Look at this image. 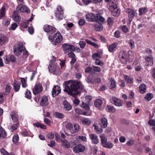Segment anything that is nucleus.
Wrapping results in <instances>:
<instances>
[{
  "label": "nucleus",
  "mask_w": 155,
  "mask_h": 155,
  "mask_svg": "<svg viewBox=\"0 0 155 155\" xmlns=\"http://www.w3.org/2000/svg\"><path fill=\"white\" fill-rule=\"evenodd\" d=\"M65 83L64 91L73 96H75L78 94V90L84 89V86L80 81H68L65 82Z\"/></svg>",
  "instance_id": "1"
},
{
  "label": "nucleus",
  "mask_w": 155,
  "mask_h": 155,
  "mask_svg": "<svg viewBox=\"0 0 155 155\" xmlns=\"http://www.w3.org/2000/svg\"><path fill=\"white\" fill-rule=\"evenodd\" d=\"M132 54V52L130 51L127 52L122 50L120 51L118 57L122 63L125 64L127 61L131 62L132 61L134 57Z\"/></svg>",
  "instance_id": "2"
},
{
  "label": "nucleus",
  "mask_w": 155,
  "mask_h": 155,
  "mask_svg": "<svg viewBox=\"0 0 155 155\" xmlns=\"http://www.w3.org/2000/svg\"><path fill=\"white\" fill-rule=\"evenodd\" d=\"M23 45L21 43L14 47V52L15 55L18 56L20 55L23 51Z\"/></svg>",
  "instance_id": "3"
},
{
  "label": "nucleus",
  "mask_w": 155,
  "mask_h": 155,
  "mask_svg": "<svg viewBox=\"0 0 155 155\" xmlns=\"http://www.w3.org/2000/svg\"><path fill=\"white\" fill-rule=\"evenodd\" d=\"M63 9L61 6H58L57 8V11L55 12L56 17L57 20H61L63 19Z\"/></svg>",
  "instance_id": "4"
},
{
  "label": "nucleus",
  "mask_w": 155,
  "mask_h": 155,
  "mask_svg": "<svg viewBox=\"0 0 155 155\" xmlns=\"http://www.w3.org/2000/svg\"><path fill=\"white\" fill-rule=\"evenodd\" d=\"M43 28L45 32L49 34H53L56 31V29L55 27L48 25H45Z\"/></svg>",
  "instance_id": "5"
},
{
  "label": "nucleus",
  "mask_w": 155,
  "mask_h": 155,
  "mask_svg": "<svg viewBox=\"0 0 155 155\" xmlns=\"http://www.w3.org/2000/svg\"><path fill=\"white\" fill-rule=\"evenodd\" d=\"M49 71L51 72L54 73V74H54L57 72L60 71V68L56 64H50L48 67Z\"/></svg>",
  "instance_id": "6"
},
{
  "label": "nucleus",
  "mask_w": 155,
  "mask_h": 155,
  "mask_svg": "<svg viewBox=\"0 0 155 155\" xmlns=\"http://www.w3.org/2000/svg\"><path fill=\"white\" fill-rule=\"evenodd\" d=\"M110 101L112 104L117 106H122L123 103L122 100L116 97H113Z\"/></svg>",
  "instance_id": "7"
},
{
  "label": "nucleus",
  "mask_w": 155,
  "mask_h": 155,
  "mask_svg": "<svg viewBox=\"0 0 155 155\" xmlns=\"http://www.w3.org/2000/svg\"><path fill=\"white\" fill-rule=\"evenodd\" d=\"M85 147L81 144H78L74 147L73 149V152L76 153L83 152L84 151Z\"/></svg>",
  "instance_id": "8"
},
{
  "label": "nucleus",
  "mask_w": 155,
  "mask_h": 155,
  "mask_svg": "<svg viewBox=\"0 0 155 155\" xmlns=\"http://www.w3.org/2000/svg\"><path fill=\"white\" fill-rule=\"evenodd\" d=\"M62 48L65 53L69 51H73L75 50V47L72 45L68 43H65L62 45Z\"/></svg>",
  "instance_id": "9"
},
{
  "label": "nucleus",
  "mask_w": 155,
  "mask_h": 155,
  "mask_svg": "<svg viewBox=\"0 0 155 155\" xmlns=\"http://www.w3.org/2000/svg\"><path fill=\"white\" fill-rule=\"evenodd\" d=\"M17 11L18 12H25L27 13L30 12L29 8L26 5L22 6V4L18 5L16 8Z\"/></svg>",
  "instance_id": "10"
},
{
  "label": "nucleus",
  "mask_w": 155,
  "mask_h": 155,
  "mask_svg": "<svg viewBox=\"0 0 155 155\" xmlns=\"http://www.w3.org/2000/svg\"><path fill=\"white\" fill-rule=\"evenodd\" d=\"M87 19L88 21H95L97 19V14L92 13L87 14L86 15Z\"/></svg>",
  "instance_id": "11"
},
{
  "label": "nucleus",
  "mask_w": 155,
  "mask_h": 155,
  "mask_svg": "<svg viewBox=\"0 0 155 155\" xmlns=\"http://www.w3.org/2000/svg\"><path fill=\"white\" fill-rule=\"evenodd\" d=\"M53 39L54 41V44L57 45V43H59L62 40V36L60 33L57 32L54 35Z\"/></svg>",
  "instance_id": "12"
},
{
  "label": "nucleus",
  "mask_w": 155,
  "mask_h": 155,
  "mask_svg": "<svg viewBox=\"0 0 155 155\" xmlns=\"http://www.w3.org/2000/svg\"><path fill=\"white\" fill-rule=\"evenodd\" d=\"M43 90L42 85L40 84H36L33 89V93L36 95L41 92Z\"/></svg>",
  "instance_id": "13"
},
{
  "label": "nucleus",
  "mask_w": 155,
  "mask_h": 155,
  "mask_svg": "<svg viewBox=\"0 0 155 155\" xmlns=\"http://www.w3.org/2000/svg\"><path fill=\"white\" fill-rule=\"evenodd\" d=\"M126 12L128 14V17L129 18V21L130 22L132 21L133 18L134 16L135 12L134 10L130 8H127L126 10Z\"/></svg>",
  "instance_id": "14"
},
{
  "label": "nucleus",
  "mask_w": 155,
  "mask_h": 155,
  "mask_svg": "<svg viewBox=\"0 0 155 155\" xmlns=\"http://www.w3.org/2000/svg\"><path fill=\"white\" fill-rule=\"evenodd\" d=\"M61 92L60 87L58 86H56L53 88L52 91V95L53 97H55L58 95Z\"/></svg>",
  "instance_id": "15"
},
{
  "label": "nucleus",
  "mask_w": 155,
  "mask_h": 155,
  "mask_svg": "<svg viewBox=\"0 0 155 155\" xmlns=\"http://www.w3.org/2000/svg\"><path fill=\"white\" fill-rule=\"evenodd\" d=\"M89 137L92 142L95 144H97L99 142V140L97 135L95 134H91Z\"/></svg>",
  "instance_id": "16"
},
{
  "label": "nucleus",
  "mask_w": 155,
  "mask_h": 155,
  "mask_svg": "<svg viewBox=\"0 0 155 155\" xmlns=\"http://www.w3.org/2000/svg\"><path fill=\"white\" fill-rule=\"evenodd\" d=\"M109 81L108 85L110 89H112L115 88L116 87V82L112 78L109 79Z\"/></svg>",
  "instance_id": "17"
},
{
  "label": "nucleus",
  "mask_w": 155,
  "mask_h": 155,
  "mask_svg": "<svg viewBox=\"0 0 155 155\" xmlns=\"http://www.w3.org/2000/svg\"><path fill=\"white\" fill-rule=\"evenodd\" d=\"M145 59L147 61L146 64L147 66H152L153 64V58L152 55L145 57Z\"/></svg>",
  "instance_id": "18"
},
{
  "label": "nucleus",
  "mask_w": 155,
  "mask_h": 155,
  "mask_svg": "<svg viewBox=\"0 0 155 155\" xmlns=\"http://www.w3.org/2000/svg\"><path fill=\"white\" fill-rule=\"evenodd\" d=\"M48 104V101L47 96H43L41 97L40 104L42 106H45Z\"/></svg>",
  "instance_id": "19"
},
{
  "label": "nucleus",
  "mask_w": 155,
  "mask_h": 155,
  "mask_svg": "<svg viewBox=\"0 0 155 155\" xmlns=\"http://www.w3.org/2000/svg\"><path fill=\"white\" fill-rule=\"evenodd\" d=\"M99 123L101 127L104 128L107 127L108 124L107 120L105 118H102L100 120Z\"/></svg>",
  "instance_id": "20"
},
{
  "label": "nucleus",
  "mask_w": 155,
  "mask_h": 155,
  "mask_svg": "<svg viewBox=\"0 0 155 155\" xmlns=\"http://www.w3.org/2000/svg\"><path fill=\"white\" fill-rule=\"evenodd\" d=\"M114 9L111 10V13L112 15L114 16H118L120 14V11L117 8V6L116 5L114 6Z\"/></svg>",
  "instance_id": "21"
},
{
  "label": "nucleus",
  "mask_w": 155,
  "mask_h": 155,
  "mask_svg": "<svg viewBox=\"0 0 155 155\" xmlns=\"http://www.w3.org/2000/svg\"><path fill=\"white\" fill-rule=\"evenodd\" d=\"M80 130V126L77 124H75L73 125V127L71 131V134H74L79 131Z\"/></svg>",
  "instance_id": "22"
},
{
  "label": "nucleus",
  "mask_w": 155,
  "mask_h": 155,
  "mask_svg": "<svg viewBox=\"0 0 155 155\" xmlns=\"http://www.w3.org/2000/svg\"><path fill=\"white\" fill-rule=\"evenodd\" d=\"M117 45L118 43H117L115 42L109 45L108 47L109 51L110 52H113Z\"/></svg>",
  "instance_id": "23"
},
{
  "label": "nucleus",
  "mask_w": 155,
  "mask_h": 155,
  "mask_svg": "<svg viewBox=\"0 0 155 155\" xmlns=\"http://www.w3.org/2000/svg\"><path fill=\"white\" fill-rule=\"evenodd\" d=\"M146 91V85L144 84H141L139 87V91L141 94H143Z\"/></svg>",
  "instance_id": "24"
},
{
  "label": "nucleus",
  "mask_w": 155,
  "mask_h": 155,
  "mask_svg": "<svg viewBox=\"0 0 155 155\" xmlns=\"http://www.w3.org/2000/svg\"><path fill=\"white\" fill-rule=\"evenodd\" d=\"M11 117L13 122H16L18 119V116L16 113L15 112H12L10 114Z\"/></svg>",
  "instance_id": "25"
},
{
  "label": "nucleus",
  "mask_w": 155,
  "mask_h": 155,
  "mask_svg": "<svg viewBox=\"0 0 155 155\" xmlns=\"http://www.w3.org/2000/svg\"><path fill=\"white\" fill-rule=\"evenodd\" d=\"M61 142L62 145L65 147L67 148H69L70 147L71 143L67 140H61Z\"/></svg>",
  "instance_id": "26"
},
{
  "label": "nucleus",
  "mask_w": 155,
  "mask_h": 155,
  "mask_svg": "<svg viewBox=\"0 0 155 155\" xmlns=\"http://www.w3.org/2000/svg\"><path fill=\"white\" fill-rule=\"evenodd\" d=\"M81 121L82 123L86 125H89L91 123V120L88 118H83L81 120Z\"/></svg>",
  "instance_id": "27"
},
{
  "label": "nucleus",
  "mask_w": 155,
  "mask_h": 155,
  "mask_svg": "<svg viewBox=\"0 0 155 155\" xmlns=\"http://www.w3.org/2000/svg\"><path fill=\"white\" fill-rule=\"evenodd\" d=\"M63 104L66 110H71V106L65 100L63 101Z\"/></svg>",
  "instance_id": "28"
},
{
  "label": "nucleus",
  "mask_w": 155,
  "mask_h": 155,
  "mask_svg": "<svg viewBox=\"0 0 155 155\" xmlns=\"http://www.w3.org/2000/svg\"><path fill=\"white\" fill-rule=\"evenodd\" d=\"M148 11V9L145 7H143L139 8V15H142L145 14Z\"/></svg>",
  "instance_id": "29"
},
{
  "label": "nucleus",
  "mask_w": 155,
  "mask_h": 155,
  "mask_svg": "<svg viewBox=\"0 0 155 155\" xmlns=\"http://www.w3.org/2000/svg\"><path fill=\"white\" fill-rule=\"evenodd\" d=\"M6 136V132L5 130L1 126L0 127V138L3 139Z\"/></svg>",
  "instance_id": "30"
},
{
  "label": "nucleus",
  "mask_w": 155,
  "mask_h": 155,
  "mask_svg": "<svg viewBox=\"0 0 155 155\" xmlns=\"http://www.w3.org/2000/svg\"><path fill=\"white\" fill-rule=\"evenodd\" d=\"M124 78L127 83L131 84L133 83V79L132 78L126 75H124Z\"/></svg>",
  "instance_id": "31"
},
{
  "label": "nucleus",
  "mask_w": 155,
  "mask_h": 155,
  "mask_svg": "<svg viewBox=\"0 0 155 155\" xmlns=\"http://www.w3.org/2000/svg\"><path fill=\"white\" fill-rule=\"evenodd\" d=\"M100 137L101 139V144L103 146L106 143L107 139L105 135L103 134H101L100 135Z\"/></svg>",
  "instance_id": "32"
},
{
  "label": "nucleus",
  "mask_w": 155,
  "mask_h": 155,
  "mask_svg": "<svg viewBox=\"0 0 155 155\" xmlns=\"http://www.w3.org/2000/svg\"><path fill=\"white\" fill-rule=\"evenodd\" d=\"M94 27L95 30L98 31H101L103 28L102 25L101 23H98L94 25Z\"/></svg>",
  "instance_id": "33"
},
{
  "label": "nucleus",
  "mask_w": 155,
  "mask_h": 155,
  "mask_svg": "<svg viewBox=\"0 0 155 155\" xmlns=\"http://www.w3.org/2000/svg\"><path fill=\"white\" fill-rule=\"evenodd\" d=\"M6 39L7 38L4 35H0V45H2L5 43Z\"/></svg>",
  "instance_id": "34"
},
{
  "label": "nucleus",
  "mask_w": 155,
  "mask_h": 155,
  "mask_svg": "<svg viewBox=\"0 0 155 155\" xmlns=\"http://www.w3.org/2000/svg\"><path fill=\"white\" fill-rule=\"evenodd\" d=\"M66 128L71 133V131L72 130L73 125V124L70 123H68L65 125Z\"/></svg>",
  "instance_id": "35"
},
{
  "label": "nucleus",
  "mask_w": 155,
  "mask_h": 155,
  "mask_svg": "<svg viewBox=\"0 0 155 155\" xmlns=\"http://www.w3.org/2000/svg\"><path fill=\"white\" fill-rule=\"evenodd\" d=\"M92 58L93 59L98 61V59L100 58V53L99 52L94 53L92 55Z\"/></svg>",
  "instance_id": "36"
},
{
  "label": "nucleus",
  "mask_w": 155,
  "mask_h": 155,
  "mask_svg": "<svg viewBox=\"0 0 155 155\" xmlns=\"http://www.w3.org/2000/svg\"><path fill=\"white\" fill-rule=\"evenodd\" d=\"M102 104V101L100 99L96 100L94 102V105L96 107H99Z\"/></svg>",
  "instance_id": "37"
},
{
  "label": "nucleus",
  "mask_w": 155,
  "mask_h": 155,
  "mask_svg": "<svg viewBox=\"0 0 155 155\" xmlns=\"http://www.w3.org/2000/svg\"><path fill=\"white\" fill-rule=\"evenodd\" d=\"M85 41L87 44L91 45L93 46L94 47H95L96 48H97L99 47L98 45L97 44H95L94 42L91 41L90 40L86 39L85 40Z\"/></svg>",
  "instance_id": "38"
},
{
  "label": "nucleus",
  "mask_w": 155,
  "mask_h": 155,
  "mask_svg": "<svg viewBox=\"0 0 155 155\" xmlns=\"http://www.w3.org/2000/svg\"><path fill=\"white\" fill-rule=\"evenodd\" d=\"M78 141L80 142H86L87 140V138L85 136H79L77 138Z\"/></svg>",
  "instance_id": "39"
},
{
  "label": "nucleus",
  "mask_w": 155,
  "mask_h": 155,
  "mask_svg": "<svg viewBox=\"0 0 155 155\" xmlns=\"http://www.w3.org/2000/svg\"><path fill=\"white\" fill-rule=\"evenodd\" d=\"M13 18L15 21H17L19 20V16L16 13V12L15 11H14L13 13Z\"/></svg>",
  "instance_id": "40"
},
{
  "label": "nucleus",
  "mask_w": 155,
  "mask_h": 155,
  "mask_svg": "<svg viewBox=\"0 0 155 155\" xmlns=\"http://www.w3.org/2000/svg\"><path fill=\"white\" fill-rule=\"evenodd\" d=\"M20 86V84L16 82H14V88L15 91L16 92L18 91L19 90Z\"/></svg>",
  "instance_id": "41"
},
{
  "label": "nucleus",
  "mask_w": 155,
  "mask_h": 155,
  "mask_svg": "<svg viewBox=\"0 0 155 155\" xmlns=\"http://www.w3.org/2000/svg\"><path fill=\"white\" fill-rule=\"evenodd\" d=\"M5 8L3 6L0 10V19L4 17L5 15Z\"/></svg>",
  "instance_id": "42"
},
{
  "label": "nucleus",
  "mask_w": 155,
  "mask_h": 155,
  "mask_svg": "<svg viewBox=\"0 0 155 155\" xmlns=\"http://www.w3.org/2000/svg\"><path fill=\"white\" fill-rule=\"evenodd\" d=\"M97 19L96 21L98 22V23H103L105 21V19L102 16H101L97 14Z\"/></svg>",
  "instance_id": "43"
},
{
  "label": "nucleus",
  "mask_w": 155,
  "mask_h": 155,
  "mask_svg": "<svg viewBox=\"0 0 155 155\" xmlns=\"http://www.w3.org/2000/svg\"><path fill=\"white\" fill-rule=\"evenodd\" d=\"M113 144L110 142H107L106 143H105L102 146L104 147L110 149L113 147Z\"/></svg>",
  "instance_id": "44"
},
{
  "label": "nucleus",
  "mask_w": 155,
  "mask_h": 155,
  "mask_svg": "<svg viewBox=\"0 0 155 155\" xmlns=\"http://www.w3.org/2000/svg\"><path fill=\"white\" fill-rule=\"evenodd\" d=\"M107 24L110 25H112L113 23L114 18L112 17H109L107 19Z\"/></svg>",
  "instance_id": "45"
},
{
  "label": "nucleus",
  "mask_w": 155,
  "mask_h": 155,
  "mask_svg": "<svg viewBox=\"0 0 155 155\" xmlns=\"http://www.w3.org/2000/svg\"><path fill=\"white\" fill-rule=\"evenodd\" d=\"M19 140V137L18 134H15L14 135L13 137L12 140L13 142L15 143H16Z\"/></svg>",
  "instance_id": "46"
},
{
  "label": "nucleus",
  "mask_w": 155,
  "mask_h": 155,
  "mask_svg": "<svg viewBox=\"0 0 155 155\" xmlns=\"http://www.w3.org/2000/svg\"><path fill=\"white\" fill-rule=\"evenodd\" d=\"M54 115L55 117L60 118H63L64 117V115L58 112L55 113L54 114Z\"/></svg>",
  "instance_id": "47"
},
{
  "label": "nucleus",
  "mask_w": 155,
  "mask_h": 155,
  "mask_svg": "<svg viewBox=\"0 0 155 155\" xmlns=\"http://www.w3.org/2000/svg\"><path fill=\"white\" fill-rule=\"evenodd\" d=\"M25 97L28 99H31V93L30 91L27 89L26 90L25 94Z\"/></svg>",
  "instance_id": "48"
},
{
  "label": "nucleus",
  "mask_w": 155,
  "mask_h": 155,
  "mask_svg": "<svg viewBox=\"0 0 155 155\" xmlns=\"http://www.w3.org/2000/svg\"><path fill=\"white\" fill-rule=\"evenodd\" d=\"M153 97V95L150 93L147 94L145 97V98L148 101H150L152 98Z\"/></svg>",
  "instance_id": "49"
},
{
  "label": "nucleus",
  "mask_w": 155,
  "mask_h": 155,
  "mask_svg": "<svg viewBox=\"0 0 155 155\" xmlns=\"http://www.w3.org/2000/svg\"><path fill=\"white\" fill-rule=\"evenodd\" d=\"M21 81L22 83V86L23 87L25 88L27 85L25 82V80L24 78H21Z\"/></svg>",
  "instance_id": "50"
},
{
  "label": "nucleus",
  "mask_w": 155,
  "mask_h": 155,
  "mask_svg": "<svg viewBox=\"0 0 155 155\" xmlns=\"http://www.w3.org/2000/svg\"><path fill=\"white\" fill-rule=\"evenodd\" d=\"M93 70L95 72L99 73L101 71V68L98 66H92Z\"/></svg>",
  "instance_id": "51"
},
{
  "label": "nucleus",
  "mask_w": 155,
  "mask_h": 155,
  "mask_svg": "<svg viewBox=\"0 0 155 155\" xmlns=\"http://www.w3.org/2000/svg\"><path fill=\"white\" fill-rule=\"evenodd\" d=\"M11 87L9 85H7L5 88V94L6 95L8 94L10 91Z\"/></svg>",
  "instance_id": "52"
},
{
  "label": "nucleus",
  "mask_w": 155,
  "mask_h": 155,
  "mask_svg": "<svg viewBox=\"0 0 155 155\" xmlns=\"http://www.w3.org/2000/svg\"><path fill=\"white\" fill-rule=\"evenodd\" d=\"M120 27L124 33H126L128 32V28L126 25H121Z\"/></svg>",
  "instance_id": "53"
},
{
  "label": "nucleus",
  "mask_w": 155,
  "mask_h": 155,
  "mask_svg": "<svg viewBox=\"0 0 155 155\" xmlns=\"http://www.w3.org/2000/svg\"><path fill=\"white\" fill-rule=\"evenodd\" d=\"M128 44L129 45L131 49H133L134 48V43L133 40L131 39L129 41Z\"/></svg>",
  "instance_id": "54"
},
{
  "label": "nucleus",
  "mask_w": 155,
  "mask_h": 155,
  "mask_svg": "<svg viewBox=\"0 0 155 155\" xmlns=\"http://www.w3.org/2000/svg\"><path fill=\"white\" fill-rule=\"evenodd\" d=\"M115 110L114 107L113 106L107 105L106 108V110L108 112H111Z\"/></svg>",
  "instance_id": "55"
},
{
  "label": "nucleus",
  "mask_w": 155,
  "mask_h": 155,
  "mask_svg": "<svg viewBox=\"0 0 155 155\" xmlns=\"http://www.w3.org/2000/svg\"><path fill=\"white\" fill-rule=\"evenodd\" d=\"M79 45L80 46V47L81 48H84L86 46V43L85 42L80 41L79 43Z\"/></svg>",
  "instance_id": "56"
},
{
  "label": "nucleus",
  "mask_w": 155,
  "mask_h": 155,
  "mask_svg": "<svg viewBox=\"0 0 155 155\" xmlns=\"http://www.w3.org/2000/svg\"><path fill=\"white\" fill-rule=\"evenodd\" d=\"M18 127V124H17L13 125L10 128V130L12 132H13L14 130L17 129Z\"/></svg>",
  "instance_id": "57"
},
{
  "label": "nucleus",
  "mask_w": 155,
  "mask_h": 155,
  "mask_svg": "<svg viewBox=\"0 0 155 155\" xmlns=\"http://www.w3.org/2000/svg\"><path fill=\"white\" fill-rule=\"evenodd\" d=\"M87 111L86 112H83V114L86 116H90L91 114V111L89 109H87Z\"/></svg>",
  "instance_id": "58"
},
{
  "label": "nucleus",
  "mask_w": 155,
  "mask_h": 155,
  "mask_svg": "<svg viewBox=\"0 0 155 155\" xmlns=\"http://www.w3.org/2000/svg\"><path fill=\"white\" fill-rule=\"evenodd\" d=\"M148 123L150 125L155 126V120L151 119L149 120Z\"/></svg>",
  "instance_id": "59"
},
{
  "label": "nucleus",
  "mask_w": 155,
  "mask_h": 155,
  "mask_svg": "<svg viewBox=\"0 0 155 155\" xmlns=\"http://www.w3.org/2000/svg\"><path fill=\"white\" fill-rule=\"evenodd\" d=\"M75 112L78 114H83V112L79 108H76L75 109Z\"/></svg>",
  "instance_id": "60"
},
{
  "label": "nucleus",
  "mask_w": 155,
  "mask_h": 155,
  "mask_svg": "<svg viewBox=\"0 0 155 155\" xmlns=\"http://www.w3.org/2000/svg\"><path fill=\"white\" fill-rule=\"evenodd\" d=\"M80 106L86 109H89V107L88 105L84 103L83 102H82V104H81Z\"/></svg>",
  "instance_id": "61"
},
{
  "label": "nucleus",
  "mask_w": 155,
  "mask_h": 155,
  "mask_svg": "<svg viewBox=\"0 0 155 155\" xmlns=\"http://www.w3.org/2000/svg\"><path fill=\"white\" fill-rule=\"evenodd\" d=\"M47 137L48 138L52 139L54 137V134L52 132L50 133L47 134Z\"/></svg>",
  "instance_id": "62"
},
{
  "label": "nucleus",
  "mask_w": 155,
  "mask_h": 155,
  "mask_svg": "<svg viewBox=\"0 0 155 155\" xmlns=\"http://www.w3.org/2000/svg\"><path fill=\"white\" fill-rule=\"evenodd\" d=\"M10 61L14 62L16 60V58L13 55H11L9 57Z\"/></svg>",
  "instance_id": "63"
},
{
  "label": "nucleus",
  "mask_w": 155,
  "mask_h": 155,
  "mask_svg": "<svg viewBox=\"0 0 155 155\" xmlns=\"http://www.w3.org/2000/svg\"><path fill=\"white\" fill-rule=\"evenodd\" d=\"M114 36L116 38H119L120 37V33L119 31H116L114 34Z\"/></svg>",
  "instance_id": "64"
}]
</instances>
